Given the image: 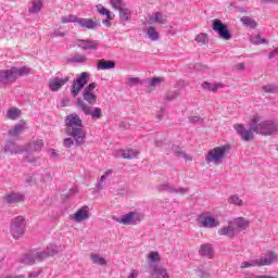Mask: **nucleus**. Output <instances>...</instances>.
<instances>
[{"instance_id": "nucleus-1", "label": "nucleus", "mask_w": 278, "mask_h": 278, "mask_svg": "<svg viewBox=\"0 0 278 278\" xmlns=\"http://www.w3.org/2000/svg\"><path fill=\"white\" fill-rule=\"evenodd\" d=\"M66 131L68 136L74 138L77 147L86 144V131H84V124L81 117L73 113L66 117Z\"/></svg>"}, {"instance_id": "nucleus-2", "label": "nucleus", "mask_w": 278, "mask_h": 278, "mask_svg": "<svg viewBox=\"0 0 278 278\" xmlns=\"http://www.w3.org/2000/svg\"><path fill=\"white\" fill-rule=\"evenodd\" d=\"M248 227L249 222H247L242 217H239L230 222L228 226L219 228L218 233L219 236H227L228 238H233V236H237V233H240V231H244V229H248Z\"/></svg>"}, {"instance_id": "nucleus-3", "label": "nucleus", "mask_w": 278, "mask_h": 278, "mask_svg": "<svg viewBox=\"0 0 278 278\" xmlns=\"http://www.w3.org/2000/svg\"><path fill=\"white\" fill-rule=\"evenodd\" d=\"M250 126L256 134H263V136H270V134H275L277 128L273 124V122H262L260 116L255 115L250 121Z\"/></svg>"}, {"instance_id": "nucleus-4", "label": "nucleus", "mask_w": 278, "mask_h": 278, "mask_svg": "<svg viewBox=\"0 0 278 278\" xmlns=\"http://www.w3.org/2000/svg\"><path fill=\"white\" fill-rule=\"evenodd\" d=\"M31 70L29 67H13L11 70L0 71V81H16L18 77H24V75H29Z\"/></svg>"}, {"instance_id": "nucleus-5", "label": "nucleus", "mask_w": 278, "mask_h": 278, "mask_svg": "<svg viewBox=\"0 0 278 278\" xmlns=\"http://www.w3.org/2000/svg\"><path fill=\"white\" fill-rule=\"evenodd\" d=\"M227 146H220V147H215L211 149L207 154H206V164H215L218 165L220 162H223L225 155H227L228 151Z\"/></svg>"}, {"instance_id": "nucleus-6", "label": "nucleus", "mask_w": 278, "mask_h": 278, "mask_svg": "<svg viewBox=\"0 0 278 278\" xmlns=\"http://www.w3.org/2000/svg\"><path fill=\"white\" fill-rule=\"evenodd\" d=\"M51 255H55V252H30L22 258V263L26 264V266H31L36 262H42V260L51 257Z\"/></svg>"}, {"instance_id": "nucleus-7", "label": "nucleus", "mask_w": 278, "mask_h": 278, "mask_svg": "<svg viewBox=\"0 0 278 278\" xmlns=\"http://www.w3.org/2000/svg\"><path fill=\"white\" fill-rule=\"evenodd\" d=\"M25 218L23 216L15 217L11 223V233L15 240L25 233Z\"/></svg>"}, {"instance_id": "nucleus-8", "label": "nucleus", "mask_w": 278, "mask_h": 278, "mask_svg": "<svg viewBox=\"0 0 278 278\" xmlns=\"http://www.w3.org/2000/svg\"><path fill=\"white\" fill-rule=\"evenodd\" d=\"M88 79H90V74L88 72H83L80 76L73 83L72 86V97H77L84 89V86L88 84Z\"/></svg>"}, {"instance_id": "nucleus-9", "label": "nucleus", "mask_w": 278, "mask_h": 278, "mask_svg": "<svg viewBox=\"0 0 278 278\" xmlns=\"http://www.w3.org/2000/svg\"><path fill=\"white\" fill-rule=\"evenodd\" d=\"M213 31H216L223 40H231V33H229V28H227V25H225L220 20L213 21Z\"/></svg>"}, {"instance_id": "nucleus-10", "label": "nucleus", "mask_w": 278, "mask_h": 278, "mask_svg": "<svg viewBox=\"0 0 278 278\" xmlns=\"http://www.w3.org/2000/svg\"><path fill=\"white\" fill-rule=\"evenodd\" d=\"M250 129L244 128V125L242 124H235L233 129L241 136L242 140L245 142H249L255 138V130L251 127V124H249Z\"/></svg>"}, {"instance_id": "nucleus-11", "label": "nucleus", "mask_w": 278, "mask_h": 278, "mask_svg": "<svg viewBox=\"0 0 278 278\" xmlns=\"http://www.w3.org/2000/svg\"><path fill=\"white\" fill-rule=\"evenodd\" d=\"M78 108L86 114L87 116H92V118H101L103 116V112L101 108H96L93 111L90 110V105L86 104L83 100H78Z\"/></svg>"}, {"instance_id": "nucleus-12", "label": "nucleus", "mask_w": 278, "mask_h": 278, "mask_svg": "<svg viewBox=\"0 0 278 278\" xmlns=\"http://www.w3.org/2000/svg\"><path fill=\"white\" fill-rule=\"evenodd\" d=\"M149 274L151 278H170L168 271L157 265H150Z\"/></svg>"}, {"instance_id": "nucleus-13", "label": "nucleus", "mask_w": 278, "mask_h": 278, "mask_svg": "<svg viewBox=\"0 0 278 278\" xmlns=\"http://www.w3.org/2000/svg\"><path fill=\"white\" fill-rule=\"evenodd\" d=\"M68 76L64 78L55 77L49 81V89L52 92H58V90H61L63 86H66V84H68Z\"/></svg>"}, {"instance_id": "nucleus-14", "label": "nucleus", "mask_w": 278, "mask_h": 278, "mask_svg": "<svg viewBox=\"0 0 278 278\" xmlns=\"http://www.w3.org/2000/svg\"><path fill=\"white\" fill-rule=\"evenodd\" d=\"M198 224L200 227H205V228L218 227L219 225L216 218L205 216V215H200V217L198 218Z\"/></svg>"}, {"instance_id": "nucleus-15", "label": "nucleus", "mask_w": 278, "mask_h": 278, "mask_svg": "<svg viewBox=\"0 0 278 278\" xmlns=\"http://www.w3.org/2000/svg\"><path fill=\"white\" fill-rule=\"evenodd\" d=\"M275 262H277V254L269 252L265 256L254 261V264H256V266H270V264Z\"/></svg>"}, {"instance_id": "nucleus-16", "label": "nucleus", "mask_w": 278, "mask_h": 278, "mask_svg": "<svg viewBox=\"0 0 278 278\" xmlns=\"http://www.w3.org/2000/svg\"><path fill=\"white\" fill-rule=\"evenodd\" d=\"M73 220L76 223H81V220H88L90 218V212L88 211V206L80 207L73 216Z\"/></svg>"}, {"instance_id": "nucleus-17", "label": "nucleus", "mask_w": 278, "mask_h": 278, "mask_svg": "<svg viewBox=\"0 0 278 278\" xmlns=\"http://www.w3.org/2000/svg\"><path fill=\"white\" fill-rule=\"evenodd\" d=\"M166 18L167 17L164 15V13L155 12L148 18V23L149 25H164V23H166Z\"/></svg>"}, {"instance_id": "nucleus-18", "label": "nucleus", "mask_w": 278, "mask_h": 278, "mask_svg": "<svg viewBox=\"0 0 278 278\" xmlns=\"http://www.w3.org/2000/svg\"><path fill=\"white\" fill-rule=\"evenodd\" d=\"M138 218V213L129 212L126 215H123L121 218H117V223L121 225H134V220Z\"/></svg>"}, {"instance_id": "nucleus-19", "label": "nucleus", "mask_w": 278, "mask_h": 278, "mask_svg": "<svg viewBox=\"0 0 278 278\" xmlns=\"http://www.w3.org/2000/svg\"><path fill=\"white\" fill-rule=\"evenodd\" d=\"M78 25H80V27H83L84 29H97V27H99V23L90 18L78 17Z\"/></svg>"}, {"instance_id": "nucleus-20", "label": "nucleus", "mask_w": 278, "mask_h": 278, "mask_svg": "<svg viewBox=\"0 0 278 278\" xmlns=\"http://www.w3.org/2000/svg\"><path fill=\"white\" fill-rule=\"evenodd\" d=\"M114 66H116V62L114 61H105V59H102L97 62V71H108L114 68Z\"/></svg>"}, {"instance_id": "nucleus-21", "label": "nucleus", "mask_w": 278, "mask_h": 278, "mask_svg": "<svg viewBox=\"0 0 278 278\" xmlns=\"http://www.w3.org/2000/svg\"><path fill=\"white\" fill-rule=\"evenodd\" d=\"M5 203L16 204L23 201V194L21 193H9L4 197Z\"/></svg>"}, {"instance_id": "nucleus-22", "label": "nucleus", "mask_w": 278, "mask_h": 278, "mask_svg": "<svg viewBox=\"0 0 278 278\" xmlns=\"http://www.w3.org/2000/svg\"><path fill=\"white\" fill-rule=\"evenodd\" d=\"M200 254L212 260V257H214V249H212L210 244H202L200 247Z\"/></svg>"}, {"instance_id": "nucleus-23", "label": "nucleus", "mask_w": 278, "mask_h": 278, "mask_svg": "<svg viewBox=\"0 0 278 278\" xmlns=\"http://www.w3.org/2000/svg\"><path fill=\"white\" fill-rule=\"evenodd\" d=\"M77 46L81 49H98L99 45L94 41H87V40H78Z\"/></svg>"}, {"instance_id": "nucleus-24", "label": "nucleus", "mask_w": 278, "mask_h": 278, "mask_svg": "<svg viewBox=\"0 0 278 278\" xmlns=\"http://www.w3.org/2000/svg\"><path fill=\"white\" fill-rule=\"evenodd\" d=\"M202 88H203L204 90H210L211 92H217V91H218V88H223V85H222L220 83H217V84L212 85V84H210V83H207V81H204V83L202 84Z\"/></svg>"}, {"instance_id": "nucleus-25", "label": "nucleus", "mask_w": 278, "mask_h": 278, "mask_svg": "<svg viewBox=\"0 0 278 278\" xmlns=\"http://www.w3.org/2000/svg\"><path fill=\"white\" fill-rule=\"evenodd\" d=\"M83 98L89 105H94V103H97V96L92 92L83 91Z\"/></svg>"}, {"instance_id": "nucleus-26", "label": "nucleus", "mask_w": 278, "mask_h": 278, "mask_svg": "<svg viewBox=\"0 0 278 278\" xmlns=\"http://www.w3.org/2000/svg\"><path fill=\"white\" fill-rule=\"evenodd\" d=\"M42 147H45V142H42V140L39 139L37 141H34L33 143H29L27 151H29L30 153L34 151H40Z\"/></svg>"}, {"instance_id": "nucleus-27", "label": "nucleus", "mask_w": 278, "mask_h": 278, "mask_svg": "<svg viewBox=\"0 0 278 278\" xmlns=\"http://www.w3.org/2000/svg\"><path fill=\"white\" fill-rule=\"evenodd\" d=\"M78 22H79V17H77V15H74V14H68L61 17V23L63 25H66V23H78Z\"/></svg>"}, {"instance_id": "nucleus-28", "label": "nucleus", "mask_w": 278, "mask_h": 278, "mask_svg": "<svg viewBox=\"0 0 278 278\" xmlns=\"http://www.w3.org/2000/svg\"><path fill=\"white\" fill-rule=\"evenodd\" d=\"M121 156L123 160H134V157H138V152L134 150H124L121 152Z\"/></svg>"}, {"instance_id": "nucleus-29", "label": "nucleus", "mask_w": 278, "mask_h": 278, "mask_svg": "<svg viewBox=\"0 0 278 278\" xmlns=\"http://www.w3.org/2000/svg\"><path fill=\"white\" fill-rule=\"evenodd\" d=\"M4 153H11V155H14V153H18V146L10 142L3 148Z\"/></svg>"}, {"instance_id": "nucleus-30", "label": "nucleus", "mask_w": 278, "mask_h": 278, "mask_svg": "<svg viewBox=\"0 0 278 278\" xmlns=\"http://www.w3.org/2000/svg\"><path fill=\"white\" fill-rule=\"evenodd\" d=\"M18 116H21V110L12 108L8 111V118H10V121H16Z\"/></svg>"}, {"instance_id": "nucleus-31", "label": "nucleus", "mask_w": 278, "mask_h": 278, "mask_svg": "<svg viewBox=\"0 0 278 278\" xmlns=\"http://www.w3.org/2000/svg\"><path fill=\"white\" fill-rule=\"evenodd\" d=\"M148 37L150 38V40H160V33H157V30H155V27L150 26L148 28Z\"/></svg>"}, {"instance_id": "nucleus-32", "label": "nucleus", "mask_w": 278, "mask_h": 278, "mask_svg": "<svg viewBox=\"0 0 278 278\" xmlns=\"http://www.w3.org/2000/svg\"><path fill=\"white\" fill-rule=\"evenodd\" d=\"M130 16H131V11H129V9L124 7L119 10V17L122 21H129Z\"/></svg>"}, {"instance_id": "nucleus-33", "label": "nucleus", "mask_w": 278, "mask_h": 278, "mask_svg": "<svg viewBox=\"0 0 278 278\" xmlns=\"http://www.w3.org/2000/svg\"><path fill=\"white\" fill-rule=\"evenodd\" d=\"M42 10V0H37L33 2V7L29 9V12L36 14Z\"/></svg>"}, {"instance_id": "nucleus-34", "label": "nucleus", "mask_w": 278, "mask_h": 278, "mask_svg": "<svg viewBox=\"0 0 278 278\" xmlns=\"http://www.w3.org/2000/svg\"><path fill=\"white\" fill-rule=\"evenodd\" d=\"M91 260L93 264H98L99 266H105V264H108V262L99 254H91Z\"/></svg>"}, {"instance_id": "nucleus-35", "label": "nucleus", "mask_w": 278, "mask_h": 278, "mask_svg": "<svg viewBox=\"0 0 278 278\" xmlns=\"http://www.w3.org/2000/svg\"><path fill=\"white\" fill-rule=\"evenodd\" d=\"M23 129H25V124H18L9 134L10 136H18V134H23Z\"/></svg>"}, {"instance_id": "nucleus-36", "label": "nucleus", "mask_w": 278, "mask_h": 278, "mask_svg": "<svg viewBox=\"0 0 278 278\" xmlns=\"http://www.w3.org/2000/svg\"><path fill=\"white\" fill-rule=\"evenodd\" d=\"M195 42H199L200 45H206V42H207V34L200 33L199 35H197Z\"/></svg>"}, {"instance_id": "nucleus-37", "label": "nucleus", "mask_w": 278, "mask_h": 278, "mask_svg": "<svg viewBox=\"0 0 278 278\" xmlns=\"http://www.w3.org/2000/svg\"><path fill=\"white\" fill-rule=\"evenodd\" d=\"M241 22L243 23V25H249V27H257L255 21L251 20V17L249 16L241 17Z\"/></svg>"}, {"instance_id": "nucleus-38", "label": "nucleus", "mask_w": 278, "mask_h": 278, "mask_svg": "<svg viewBox=\"0 0 278 278\" xmlns=\"http://www.w3.org/2000/svg\"><path fill=\"white\" fill-rule=\"evenodd\" d=\"M111 5L112 8H114V10H121L125 8V5L123 4V0H111Z\"/></svg>"}, {"instance_id": "nucleus-39", "label": "nucleus", "mask_w": 278, "mask_h": 278, "mask_svg": "<svg viewBox=\"0 0 278 278\" xmlns=\"http://www.w3.org/2000/svg\"><path fill=\"white\" fill-rule=\"evenodd\" d=\"M98 12H99L100 14H102L103 16H106V20H108V21H112V15H110V10H108V9H105V8H103V7H100V8L98 9Z\"/></svg>"}, {"instance_id": "nucleus-40", "label": "nucleus", "mask_w": 278, "mask_h": 278, "mask_svg": "<svg viewBox=\"0 0 278 278\" xmlns=\"http://www.w3.org/2000/svg\"><path fill=\"white\" fill-rule=\"evenodd\" d=\"M164 81V78L162 77H154L150 80V86L152 88H155L156 86H160Z\"/></svg>"}, {"instance_id": "nucleus-41", "label": "nucleus", "mask_w": 278, "mask_h": 278, "mask_svg": "<svg viewBox=\"0 0 278 278\" xmlns=\"http://www.w3.org/2000/svg\"><path fill=\"white\" fill-rule=\"evenodd\" d=\"M148 260H150V262H160V260H161L160 253L159 252H150L148 255Z\"/></svg>"}, {"instance_id": "nucleus-42", "label": "nucleus", "mask_w": 278, "mask_h": 278, "mask_svg": "<svg viewBox=\"0 0 278 278\" xmlns=\"http://www.w3.org/2000/svg\"><path fill=\"white\" fill-rule=\"evenodd\" d=\"M228 202L232 205H242V200L238 198V195H232L228 199Z\"/></svg>"}, {"instance_id": "nucleus-43", "label": "nucleus", "mask_w": 278, "mask_h": 278, "mask_svg": "<svg viewBox=\"0 0 278 278\" xmlns=\"http://www.w3.org/2000/svg\"><path fill=\"white\" fill-rule=\"evenodd\" d=\"M137 84H140V78H127V86H137Z\"/></svg>"}, {"instance_id": "nucleus-44", "label": "nucleus", "mask_w": 278, "mask_h": 278, "mask_svg": "<svg viewBox=\"0 0 278 278\" xmlns=\"http://www.w3.org/2000/svg\"><path fill=\"white\" fill-rule=\"evenodd\" d=\"M94 88H97V83H91L84 89V92H92Z\"/></svg>"}, {"instance_id": "nucleus-45", "label": "nucleus", "mask_w": 278, "mask_h": 278, "mask_svg": "<svg viewBox=\"0 0 278 278\" xmlns=\"http://www.w3.org/2000/svg\"><path fill=\"white\" fill-rule=\"evenodd\" d=\"M63 144L64 147H66L67 149H70V147H72L73 144H75V141H73L71 138H65L63 140Z\"/></svg>"}, {"instance_id": "nucleus-46", "label": "nucleus", "mask_w": 278, "mask_h": 278, "mask_svg": "<svg viewBox=\"0 0 278 278\" xmlns=\"http://www.w3.org/2000/svg\"><path fill=\"white\" fill-rule=\"evenodd\" d=\"M251 266H257V264H255V262H253V263L243 262L241 264V268H251Z\"/></svg>"}, {"instance_id": "nucleus-47", "label": "nucleus", "mask_w": 278, "mask_h": 278, "mask_svg": "<svg viewBox=\"0 0 278 278\" xmlns=\"http://www.w3.org/2000/svg\"><path fill=\"white\" fill-rule=\"evenodd\" d=\"M138 275H140V271L134 269L132 271H130L127 278H138Z\"/></svg>"}, {"instance_id": "nucleus-48", "label": "nucleus", "mask_w": 278, "mask_h": 278, "mask_svg": "<svg viewBox=\"0 0 278 278\" xmlns=\"http://www.w3.org/2000/svg\"><path fill=\"white\" fill-rule=\"evenodd\" d=\"M108 175H112V170L105 172V174L103 176H101L100 184H103V181H105V179H108Z\"/></svg>"}, {"instance_id": "nucleus-49", "label": "nucleus", "mask_w": 278, "mask_h": 278, "mask_svg": "<svg viewBox=\"0 0 278 278\" xmlns=\"http://www.w3.org/2000/svg\"><path fill=\"white\" fill-rule=\"evenodd\" d=\"M264 92H273V90H275V87L268 85L263 87Z\"/></svg>"}, {"instance_id": "nucleus-50", "label": "nucleus", "mask_w": 278, "mask_h": 278, "mask_svg": "<svg viewBox=\"0 0 278 278\" xmlns=\"http://www.w3.org/2000/svg\"><path fill=\"white\" fill-rule=\"evenodd\" d=\"M236 68H237V71H244L245 65H244V63H238V64L236 65Z\"/></svg>"}, {"instance_id": "nucleus-51", "label": "nucleus", "mask_w": 278, "mask_h": 278, "mask_svg": "<svg viewBox=\"0 0 278 278\" xmlns=\"http://www.w3.org/2000/svg\"><path fill=\"white\" fill-rule=\"evenodd\" d=\"M189 121L191 123H199V121H201V118L199 116H191V117H189Z\"/></svg>"}, {"instance_id": "nucleus-52", "label": "nucleus", "mask_w": 278, "mask_h": 278, "mask_svg": "<svg viewBox=\"0 0 278 278\" xmlns=\"http://www.w3.org/2000/svg\"><path fill=\"white\" fill-rule=\"evenodd\" d=\"M178 157H188V155L184 152H178Z\"/></svg>"}, {"instance_id": "nucleus-53", "label": "nucleus", "mask_w": 278, "mask_h": 278, "mask_svg": "<svg viewBox=\"0 0 278 278\" xmlns=\"http://www.w3.org/2000/svg\"><path fill=\"white\" fill-rule=\"evenodd\" d=\"M256 42H257L258 45H265L266 40H264V39H257Z\"/></svg>"}, {"instance_id": "nucleus-54", "label": "nucleus", "mask_w": 278, "mask_h": 278, "mask_svg": "<svg viewBox=\"0 0 278 278\" xmlns=\"http://www.w3.org/2000/svg\"><path fill=\"white\" fill-rule=\"evenodd\" d=\"M54 36H66V33H54Z\"/></svg>"}, {"instance_id": "nucleus-55", "label": "nucleus", "mask_w": 278, "mask_h": 278, "mask_svg": "<svg viewBox=\"0 0 278 278\" xmlns=\"http://www.w3.org/2000/svg\"><path fill=\"white\" fill-rule=\"evenodd\" d=\"M67 103H68V100H63V101H62V106H63V108H66V104H67Z\"/></svg>"}, {"instance_id": "nucleus-56", "label": "nucleus", "mask_w": 278, "mask_h": 278, "mask_svg": "<svg viewBox=\"0 0 278 278\" xmlns=\"http://www.w3.org/2000/svg\"><path fill=\"white\" fill-rule=\"evenodd\" d=\"M76 62H86V56H81L80 60H76Z\"/></svg>"}, {"instance_id": "nucleus-57", "label": "nucleus", "mask_w": 278, "mask_h": 278, "mask_svg": "<svg viewBox=\"0 0 278 278\" xmlns=\"http://www.w3.org/2000/svg\"><path fill=\"white\" fill-rule=\"evenodd\" d=\"M15 278H25L24 276H16Z\"/></svg>"}]
</instances>
